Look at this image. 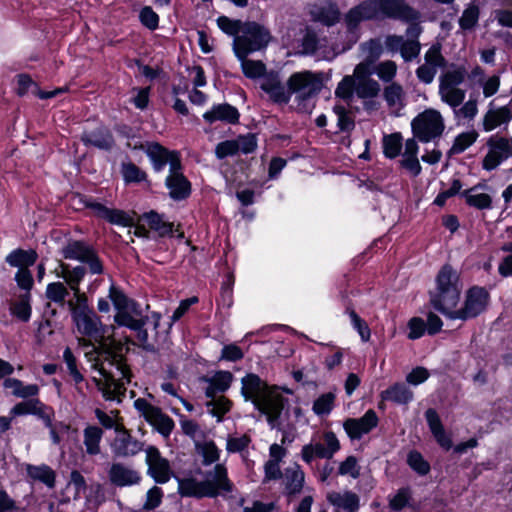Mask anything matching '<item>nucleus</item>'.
<instances>
[{"mask_svg": "<svg viewBox=\"0 0 512 512\" xmlns=\"http://www.w3.org/2000/svg\"><path fill=\"white\" fill-rule=\"evenodd\" d=\"M206 405L210 413L217 417L219 421L231 408V402L222 395L210 398V401H208Z\"/></svg>", "mask_w": 512, "mask_h": 512, "instance_id": "56", "label": "nucleus"}, {"mask_svg": "<svg viewBox=\"0 0 512 512\" xmlns=\"http://www.w3.org/2000/svg\"><path fill=\"white\" fill-rule=\"evenodd\" d=\"M285 482L289 493L300 492L304 483V472L297 466L287 469L285 472Z\"/></svg>", "mask_w": 512, "mask_h": 512, "instance_id": "53", "label": "nucleus"}, {"mask_svg": "<svg viewBox=\"0 0 512 512\" xmlns=\"http://www.w3.org/2000/svg\"><path fill=\"white\" fill-rule=\"evenodd\" d=\"M464 66H452L439 76L438 95L440 100L451 107L458 108L466 97V91L460 87L466 79Z\"/></svg>", "mask_w": 512, "mask_h": 512, "instance_id": "7", "label": "nucleus"}, {"mask_svg": "<svg viewBox=\"0 0 512 512\" xmlns=\"http://www.w3.org/2000/svg\"><path fill=\"white\" fill-rule=\"evenodd\" d=\"M436 287L431 293L430 302L432 306L449 317L453 308H456L462 291L460 274L450 265H444L436 276Z\"/></svg>", "mask_w": 512, "mask_h": 512, "instance_id": "4", "label": "nucleus"}, {"mask_svg": "<svg viewBox=\"0 0 512 512\" xmlns=\"http://www.w3.org/2000/svg\"><path fill=\"white\" fill-rule=\"evenodd\" d=\"M45 295L48 300L63 307L67 305L66 297L69 295V290L63 282H52L47 285Z\"/></svg>", "mask_w": 512, "mask_h": 512, "instance_id": "44", "label": "nucleus"}, {"mask_svg": "<svg viewBox=\"0 0 512 512\" xmlns=\"http://www.w3.org/2000/svg\"><path fill=\"white\" fill-rule=\"evenodd\" d=\"M489 299L490 295L485 288L473 286L466 292L463 306L460 309L453 308L448 318L463 321L474 318L486 309Z\"/></svg>", "mask_w": 512, "mask_h": 512, "instance_id": "12", "label": "nucleus"}, {"mask_svg": "<svg viewBox=\"0 0 512 512\" xmlns=\"http://www.w3.org/2000/svg\"><path fill=\"white\" fill-rule=\"evenodd\" d=\"M139 149L146 152L152 162L154 170L157 172L162 171L167 164H169V169H171L174 160H181L177 151H170L157 142H150L146 145L141 144Z\"/></svg>", "mask_w": 512, "mask_h": 512, "instance_id": "23", "label": "nucleus"}, {"mask_svg": "<svg viewBox=\"0 0 512 512\" xmlns=\"http://www.w3.org/2000/svg\"><path fill=\"white\" fill-rule=\"evenodd\" d=\"M118 411H112L111 414H107L100 409L95 410L96 418L99 423L106 429H114L116 432H119L120 429L123 428V425L118 422L117 416Z\"/></svg>", "mask_w": 512, "mask_h": 512, "instance_id": "61", "label": "nucleus"}, {"mask_svg": "<svg viewBox=\"0 0 512 512\" xmlns=\"http://www.w3.org/2000/svg\"><path fill=\"white\" fill-rule=\"evenodd\" d=\"M287 86L291 95H296L298 100L304 101L317 95L323 86V77L321 73L304 70L293 73Z\"/></svg>", "mask_w": 512, "mask_h": 512, "instance_id": "11", "label": "nucleus"}, {"mask_svg": "<svg viewBox=\"0 0 512 512\" xmlns=\"http://www.w3.org/2000/svg\"><path fill=\"white\" fill-rule=\"evenodd\" d=\"M485 185L477 184L470 189L465 190L462 195L466 203L479 210L490 209L492 206V198L486 193H475L478 188H484Z\"/></svg>", "mask_w": 512, "mask_h": 512, "instance_id": "40", "label": "nucleus"}, {"mask_svg": "<svg viewBox=\"0 0 512 512\" xmlns=\"http://www.w3.org/2000/svg\"><path fill=\"white\" fill-rule=\"evenodd\" d=\"M384 400L407 404L413 399V392L403 383H396L382 392Z\"/></svg>", "mask_w": 512, "mask_h": 512, "instance_id": "41", "label": "nucleus"}, {"mask_svg": "<svg viewBox=\"0 0 512 512\" xmlns=\"http://www.w3.org/2000/svg\"><path fill=\"white\" fill-rule=\"evenodd\" d=\"M139 313L136 304L125 310H117L114 315V321L118 326H125L137 332L139 343L147 350H153L157 342L158 333L156 332L161 316L153 312L150 316L138 318Z\"/></svg>", "mask_w": 512, "mask_h": 512, "instance_id": "5", "label": "nucleus"}, {"mask_svg": "<svg viewBox=\"0 0 512 512\" xmlns=\"http://www.w3.org/2000/svg\"><path fill=\"white\" fill-rule=\"evenodd\" d=\"M63 256L66 259L77 260L86 263L92 274H101L103 265L95 250L82 241H71L63 248Z\"/></svg>", "mask_w": 512, "mask_h": 512, "instance_id": "15", "label": "nucleus"}, {"mask_svg": "<svg viewBox=\"0 0 512 512\" xmlns=\"http://www.w3.org/2000/svg\"><path fill=\"white\" fill-rule=\"evenodd\" d=\"M134 407L152 425L160 434L168 437L173 428L174 421L160 408L153 406L144 398H138L134 401Z\"/></svg>", "mask_w": 512, "mask_h": 512, "instance_id": "14", "label": "nucleus"}, {"mask_svg": "<svg viewBox=\"0 0 512 512\" xmlns=\"http://www.w3.org/2000/svg\"><path fill=\"white\" fill-rule=\"evenodd\" d=\"M241 382V393L246 401H251L259 411L266 414L269 421L280 416L284 398L276 389L269 387L253 373L247 374Z\"/></svg>", "mask_w": 512, "mask_h": 512, "instance_id": "3", "label": "nucleus"}, {"mask_svg": "<svg viewBox=\"0 0 512 512\" xmlns=\"http://www.w3.org/2000/svg\"><path fill=\"white\" fill-rule=\"evenodd\" d=\"M10 312L13 316L23 322L29 321L31 317L30 295L26 293L19 300L10 305Z\"/></svg>", "mask_w": 512, "mask_h": 512, "instance_id": "51", "label": "nucleus"}, {"mask_svg": "<svg viewBox=\"0 0 512 512\" xmlns=\"http://www.w3.org/2000/svg\"><path fill=\"white\" fill-rule=\"evenodd\" d=\"M91 208L99 218L105 219L111 224L123 227L133 224V217L122 210L111 209L100 203L92 204Z\"/></svg>", "mask_w": 512, "mask_h": 512, "instance_id": "29", "label": "nucleus"}, {"mask_svg": "<svg viewBox=\"0 0 512 512\" xmlns=\"http://www.w3.org/2000/svg\"><path fill=\"white\" fill-rule=\"evenodd\" d=\"M480 19L479 4L473 0L470 1L462 11L459 17L458 24L463 32H471L478 26Z\"/></svg>", "mask_w": 512, "mask_h": 512, "instance_id": "36", "label": "nucleus"}, {"mask_svg": "<svg viewBox=\"0 0 512 512\" xmlns=\"http://www.w3.org/2000/svg\"><path fill=\"white\" fill-rule=\"evenodd\" d=\"M238 110L227 103L214 105L210 110L203 114V118L208 123H214L216 121H223L234 124L239 120Z\"/></svg>", "mask_w": 512, "mask_h": 512, "instance_id": "28", "label": "nucleus"}, {"mask_svg": "<svg viewBox=\"0 0 512 512\" xmlns=\"http://www.w3.org/2000/svg\"><path fill=\"white\" fill-rule=\"evenodd\" d=\"M233 375L229 371H219L210 378H204V381L208 384L205 389V395L207 398H215L218 394L224 393L229 389Z\"/></svg>", "mask_w": 512, "mask_h": 512, "instance_id": "32", "label": "nucleus"}, {"mask_svg": "<svg viewBox=\"0 0 512 512\" xmlns=\"http://www.w3.org/2000/svg\"><path fill=\"white\" fill-rule=\"evenodd\" d=\"M311 16L314 21L326 26H333L340 20V11L336 4L326 1L314 6L311 10Z\"/></svg>", "mask_w": 512, "mask_h": 512, "instance_id": "33", "label": "nucleus"}, {"mask_svg": "<svg viewBox=\"0 0 512 512\" xmlns=\"http://www.w3.org/2000/svg\"><path fill=\"white\" fill-rule=\"evenodd\" d=\"M67 306L78 332L98 344L95 346L90 341L79 339L81 345L92 346L85 356L92 369L99 373L93 381L106 400L120 401L126 392L125 383L130 382L131 372L123 357L116 352L115 327L103 325L88 307L87 300L67 303Z\"/></svg>", "mask_w": 512, "mask_h": 512, "instance_id": "1", "label": "nucleus"}, {"mask_svg": "<svg viewBox=\"0 0 512 512\" xmlns=\"http://www.w3.org/2000/svg\"><path fill=\"white\" fill-rule=\"evenodd\" d=\"M379 418L373 409H369L360 418H348L343 428L351 440H359L377 427Z\"/></svg>", "mask_w": 512, "mask_h": 512, "instance_id": "20", "label": "nucleus"}, {"mask_svg": "<svg viewBox=\"0 0 512 512\" xmlns=\"http://www.w3.org/2000/svg\"><path fill=\"white\" fill-rule=\"evenodd\" d=\"M109 298L113 303L115 310H125L128 307L135 305L136 303L129 299L120 289L116 286L111 285L109 289Z\"/></svg>", "mask_w": 512, "mask_h": 512, "instance_id": "59", "label": "nucleus"}, {"mask_svg": "<svg viewBox=\"0 0 512 512\" xmlns=\"http://www.w3.org/2000/svg\"><path fill=\"white\" fill-rule=\"evenodd\" d=\"M178 491L185 497L203 498L209 497L213 490L208 489V485H205L204 480L198 481L193 477H186L178 479Z\"/></svg>", "mask_w": 512, "mask_h": 512, "instance_id": "34", "label": "nucleus"}, {"mask_svg": "<svg viewBox=\"0 0 512 512\" xmlns=\"http://www.w3.org/2000/svg\"><path fill=\"white\" fill-rule=\"evenodd\" d=\"M219 29L229 36H239L244 26L241 20H233L227 16H220L216 20Z\"/></svg>", "mask_w": 512, "mask_h": 512, "instance_id": "55", "label": "nucleus"}, {"mask_svg": "<svg viewBox=\"0 0 512 512\" xmlns=\"http://www.w3.org/2000/svg\"><path fill=\"white\" fill-rule=\"evenodd\" d=\"M121 173L127 183H138L146 179V173L132 162L123 163Z\"/></svg>", "mask_w": 512, "mask_h": 512, "instance_id": "57", "label": "nucleus"}, {"mask_svg": "<svg viewBox=\"0 0 512 512\" xmlns=\"http://www.w3.org/2000/svg\"><path fill=\"white\" fill-rule=\"evenodd\" d=\"M29 414L38 416L44 421L46 427H51L53 410L43 404L38 398L31 397L28 400L21 401L15 404L10 410V415L13 417Z\"/></svg>", "mask_w": 512, "mask_h": 512, "instance_id": "21", "label": "nucleus"}, {"mask_svg": "<svg viewBox=\"0 0 512 512\" xmlns=\"http://www.w3.org/2000/svg\"><path fill=\"white\" fill-rule=\"evenodd\" d=\"M37 259L38 254L35 250L15 249L6 256L5 260L12 267L28 269L30 266L35 264Z\"/></svg>", "mask_w": 512, "mask_h": 512, "instance_id": "37", "label": "nucleus"}, {"mask_svg": "<svg viewBox=\"0 0 512 512\" xmlns=\"http://www.w3.org/2000/svg\"><path fill=\"white\" fill-rule=\"evenodd\" d=\"M81 140L86 146L91 145L102 150H109L114 145L113 136L105 127H98L93 131L84 132Z\"/></svg>", "mask_w": 512, "mask_h": 512, "instance_id": "31", "label": "nucleus"}, {"mask_svg": "<svg viewBox=\"0 0 512 512\" xmlns=\"http://www.w3.org/2000/svg\"><path fill=\"white\" fill-rule=\"evenodd\" d=\"M6 389H11L12 394L18 398H31L39 394V387L36 384L25 385L21 380L16 378H6L3 382Z\"/></svg>", "mask_w": 512, "mask_h": 512, "instance_id": "39", "label": "nucleus"}, {"mask_svg": "<svg viewBox=\"0 0 512 512\" xmlns=\"http://www.w3.org/2000/svg\"><path fill=\"white\" fill-rule=\"evenodd\" d=\"M345 313L349 316L351 324L353 328L358 332L361 340L363 342L369 341L371 337V331L368 324L362 318H360V316L350 306L346 307Z\"/></svg>", "mask_w": 512, "mask_h": 512, "instance_id": "54", "label": "nucleus"}, {"mask_svg": "<svg viewBox=\"0 0 512 512\" xmlns=\"http://www.w3.org/2000/svg\"><path fill=\"white\" fill-rule=\"evenodd\" d=\"M383 98L389 107H400L403 105L405 92L401 84L389 83L384 87Z\"/></svg>", "mask_w": 512, "mask_h": 512, "instance_id": "46", "label": "nucleus"}, {"mask_svg": "<svg viewBox=\"0 0 512 512\" xmlns=\"http://www.w3.org/2000/svg\"><path fill=\"white\" fill-rule=\"evenodd\" d=\"M365 60L374 63L383 53V44L380 38H371L359 46Z\"/></svg>", "mask_w": 512, "mask_h": 512, "instance_id": "48", "label": "nucleus"}, {"mask_svg": "<svg viewBox=\"0 0 512 512\" xmlns=\"http://www.w3.org/2000/svg\"><path fill=\"white\" fill-rule=\"evenodd\" d=\"M116 437L113 449L119 456H133L142 450L143 444L137 439L133 438L127 431L120 429Z\"/></svg>", "mask_w": 512, "mask_h": 512, "instance_id": "30", "label": "nucleus"}, {"mask_svg": "<svg viewBox=\"0 0 512 512\" xmlns=\"http://www.w3.org/2000/svg\"><path fill=\"white\" fill-rule=\"evenodd\" d=\"M59 277L64 279V284L73 292V297L67 303H77L87 300L85 293L80 291V283L85 276V269L81 266L70 269L67 265H61Z\"/></svg>", "mask_w": 512, "mask_h": 512, "instance_id": "25", "label": "nucleus"}, {"mask_svg": "<svg viewBox=\"0 0 512 512\" xmlns=\"http://www.w3.org/2000/svg\"><path fill=\"white\" fill-rule=\"evenodd\" d=\"M143 220L148 227L158 233L159 236H166L172 233L173 224L163 220L162 216L156 212H149L144 215Z\"/></svg>", "mask_w": 512, "mask_h": 512, "instance_id": "47", "label": "nucleus"}, {"mask_svg": "<svg viewBox=\"0 0 512 512\" xmlns=\"http://www.w3.org/2000/svg\"><path fill=\"white\" fill-rule=\"evenodd\" d=\"M146 463L148 474L159 484L167 483L173 476L169 461L153 446L146 449Z\"/></svg>", "mask_w": 512, "mask_h": 512, "instance_id": "19", "label": "nucleus"}, {"mask_svg": "<svg viewBox=\"0 0 512 512\" xmlns=\"http://www.w3.org/2000/svg\"><path fill=\"white\" fill-rule=\"evenodd\" d=\"M511 120L512 101L500 107H495L494 102L491 101L482 118V128L485 132H491L501 126H507Z\"/></svg>", "mask_w": 512, "mask_h": 512, "instance_id": "22", "label": "nucleus"}, {"mask_svg": "<svg viewBox=\"0 0 512 512\" xmlns=\"http://www.w3.org/2000/svg\"><path fill=\"white\" fill-rule=\"evenodd\" d=\"M333 111L337 115V126L340 131L349 132L353 130L354 121L344 106L335 105Z\"/></svg>", "mask_w": 512, "mask_h": 512, "instance_id": "63", "label": "nucleus"}, {"mask_svg": "<svg viewBox=\"0 0 512 512\" xmlns=\"http://www.w3.org/2000/svg\"><path fill=\"white\" fill-rule=\"evenodd\" d=\"M169 196L176 201L188 198L191 194V183L182 172L181 160H174L165 179Z\"/></svg>", "mask_w": 512, "mask_h": 512, "instance_id": "16", "label": "nucleus"}, {"mask_svg": "<svg viewBox=\"0 0 512 512\" xmlns=\"http://www.w3.org/2000/svg\"><path fill=\"white\" fill-rule=\"evenodd\" d=\"M27 475L34 481H39L49 488L55 486L56 474L54 470L46 464L26 465Z\"/></svg>", "mask_w": 512, "mask_h": 512, "instance_id": "38", "label": "nucleus"}, {"mask_svg": "<svg viewBox=\"0 0 512 512\" xmlns=\"http://www.w3.org/2000/svg\"><path fill=\"white\" fill-rule=\"evenodd\" d=\"M103 437L102 428L96 425H88L83 430V445L89 456H96L101 453V440Z\"/></svg>", "mask_w": 512, "mask_h": 512, "instance_id": "35", "label": "nucleus"}, {"mask_svg": "<svg viewBox=\"0 0 512 512\" xmlns=\"http://www.w3.org/2000/svg\"><path fill=\"white\" fill-rule=\"evenodd\" d=\"M380 92L379 83L372 79L355 81L354 76H345L335 89V96L350 101L354 93L359 98L368 99L376 97Z\"/></svg>", "mask_w": 512, "mask_h": 512, "instance_id": "13", "label": "nucleus"}, {"mask_svg": "<svg viewBox=\"0 0 512 512\" xmlns=\"http://www.w3.org/2000/svg\"><path fill=\"white\" fill-rule=\"evenodd\" d=\"M478 133L475 130L462 132L458 134L448 151V156L458 155L463 153L469 147H471L478 138Z\"/></svg>", "mask_w": 512, "mask_h": 512, "instance_id": "43", "label": "nucleus"}, {"mask_svg": "<svg viewBox=\"0 0 512 512\" xmlns=\"http://www.w3.org/2000/svg\"><path fill=\"white\" fill-rule=\"evenodd\" d=\"M411 128L415 138L420 142L428 143L442 136L445 121L438 110L429 108L412 120Z\"/></svg>", "mask_w": 512, "mask_h": 512, "instance_id": "8", "label": "nucleus"}, {"mask_svg": "<svg viewBox=\"0 0 512 512\" xmlns=\"http://www.w3.org/2000/svg\"><path fill=\"white\" fill-rule=\"evenodd\" d=\"M327 500L333 506L334 512H357L360 506L359 496L352 491L329 492Z\"/></svg>", "mask_w": 512, "mask_h": 512, "instance_id": "27", "label": "nucleus"}, {"mask_svg": "<svg viewBox=\"0 0 512 512\" xmlns=\"http://www.w3.org/2000/svg\"><path fill=\"white\" fill-rule=\"evenodd\" d=\"M108 476L111 483L118 487L136 485L141 481V475L138 471L122 463H113Z\"/></svg>", "mask_w": 512, "mask_h": 512, "instance_id": "26", "label": "nucleus"}, {"mask_svg": "<svg viewBox=\"0 0 512 512\" xmlns=\"http://www.w3.org/2000/svg\"><path fill=\"white\" fill-rule=\"evenodd\" d=\"M241 62V68L243 74L250 79H256L259 77H263L266 75V66L260 60H251L248 59L247 56L242 58H238Z\"/></svg>", "mask_w": 512, "mask_h": 512, "instance_id": "49", "label": "nucleus"}, {"mask_svg": "<svg viewBox=\"0 0 512 512\" xmlns=\"http://www.w3.org/2000/svg\"><path fill=\"white\" fill-rule=\"evenodd\" d=\"M336 395L333 392L321 394L313 402L312 410L317 416L330 414L335 406Z\"/></svg>", "mask_w": 512, "mask_h": 512, "instance_id": "50", "label": "nucleus"}, {"mask_svg": "<svg viewBox=\"0 0 512 512\" xmlns=\"http://www.w3.org/2000/svg\"><path fill=\"white\" fill-rule=\"evenodd\" d=\"M252 442L249 434L233 433L229 434L226 439V451L229 454L248 452V448Z\"/></svg>", "mask_w": 512, "mask_h": 512, "instance_id": "42", "label": "nucleus"}, {"mask_svg": "<svg viewBox=\"0 0 512 512\" xmlns=\"http://www.w3.org/2000/svg\"><path fill=\"white\" fill-rule=\"evenodd\" d=\"M382 145L385 157L389 159L396 158L400 155L403 146V138L401 133L396 132L385 135L382 140Z\"/></svg>", "mask_w": 512, "mask_h": 512, "instance_id": "45", "label": "nucleus"}, {"mask_svg": "<svg viewBox=\"0 0 512 512\" xmlns=\"http://www.w3.org/2000/svg\"><path fill=\"white\" fill-rule=\"evenodd\" d=\"M411 500V490L400 488L395 495L389 498V507L393 511H400L406 507Z\"/></svg>", "mask_w": 512, "mask_h": 512, "instance_id": "62", "label": "nucleus"}, {"mask_svg": "<svg viewBox=\"0 0 512 512\" xmlns=\"http://www.w3.org/2000/svg\"><path fill=\"white\" fill-rule=\"evenodd\" d=\"M446 64L445 58L441 53V47L438 44L432 45L424 55V63L415 71L417 79L423 84H431L439 68Z\"/></svg>", "mask_w": 512, "mask_h": 512, "instance_id": "17", "label": "nucleus"}, {"mask_svg": "<svg viewBox=\"0 0 512 512\" xmlns=\"http://www.w3.org/2000/svg\"><path fill=\"white\" fill-rule=\"evenodd\" d=\"M272 39L270 31L263 25L248 21L239 36L233 39V51L237 58L265 49Z\"/></svg>", "mask_w": 512, "mask_h": 512, "instance_id": "6", "label": "nucleus"}, {"mask_svg": "<svg viewBox=\"0 0 512 512\" xmlns=\"http://www.w3.org/2000/svg\"><path fill=\"white\" fill-rule=\"evenodd\" d=\"M479 85L482 88L483 96L490 98L494 96L500 89L501 79L499 75H491L479 80Z\"/></svg>", "mask_w": 512, "mask_h": 512, "instance_id": "64", "label": "nucleus"}, {"mask_svg": "<svg viewBox=\"0 0 512 512\" xmlns=\"http://www.w3.org/2000/svg\"><path fill=\"white\" fill-rule=\"evenodd\" d=\"M261 89L268 94L271 101L278 104H287L291 98L289 87H285L278 73H267L261 84Z\"/></svg>", "mask_w": 512, "mask_h": 512, "instance_id": "24", "label": "nucleus"}, {"mask_svg": "<svg viewBox=\"0 0 512 512\" xmlns=\"http://www.w3.org/2000/svg\"><path fill=\"white\" fill-rule=\"evenodd\" d=\"M383 19L414 22L420 19V13L410 7L405 0H364L352 7L344 16L350 46L359 39L358 28L361 22Z\"/></svg>", "mask_w": 512, "mask_h": 512, "instance_id": "2", "label": "nucleus"}, {"mask_svg": "<svg viewBox=\"0 0 512 512\" xmlns=\"http://www.w3.org/2000/svg\"><path fill=\"white\" fill-rule=\"evenodd\" d=\"M204 483L208 485V489L213 490L209 498L226 496L232 493L234 489V484L229 479L228 471L224 464H216L211 470L207 471Z\"/></svg>", "mask_w": 512, "mask_h": 512, "instance_id": "18", "label": "nucleus"}, {"mask_svg": "<svg viewBox=\"0 0 512 512\" xmlns=\"http://www.w3.org/2000/svg\"><path fill=\"white\" fill-rule=\"evenodd\" d=\"M398 66L396 62L393 60H384L379 62L375 68L374 72L379 78L380 81L384 83H392L394 82V78L397 75Z\"/></svg>", "mask_w": 512, "mask_h": 512, "instance_id": "52", "label": "nucleus"}, {"mask_svg": "<svg viewBox=\"0 0 512 512\" xmlns=\"http://www.w3.org/2000/svg\"><path fill=\"white\" fill-rule=\"evenodd\" d=\"M340 447L336 434L326 431L318 439L312 438L310 443L302 447L301 458L307 464H311L316 458L331 459Z\"/></svg>", "mask_w": 512, "mask_h": 512, "instance_id": "10", "label": "nucleus"}, {"mask_svg": "<svg viewBox=\"0 0 512 512\" xmlns=\"http://www.w3.org/2000/svg\"><path fill=\"white\" fill-rule=\"evenodd\" d=\"M486 153L481 167L487 172L496 170L502 163L512 157V137L493 134L485 141Z\"/></svg>", "mask_w": 512, "mask_h": 512, "instance_id": "9", "label": "nucleus"}, {"mask_svg": "<svg viewBox=\"0 0 512 512\" xmlns=\"http://www.w3.org/2000/svg\"><path fill=\"white\" fill-rule=\"evenodd\" d=\"M409 467L421 476L427 475L430 471V464L418 451H411L407 457Z\"/></svg>", "mask_w": 512, "mask_h": 512, "instance_id": "58", "label": "nucleus"}, {"mask_svg": "<svg viewBox=\"0 0 512 512\" xmlns=\"http://www.w3.org/2000/svg\"><path fill=\"white\" fill-rule=\"evenodd\" d=\"M198 451L203 457V464L210 465L220 458V450L213 441L204 442L198 446Z\"/></svg>", "mask_w": 512, "mask_h": 512, "instance_id": "60", "label": "nucleus"}]
</instances>
